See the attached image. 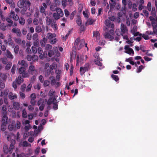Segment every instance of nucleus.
I'll use <instances>...</instances> for the list:
<instances>
[{
    "label": "nucleus",
    "mask_w": 157,
    "mask_h": 157,
    "mask_svg": "<svg viewBox=\"0 0 157 157\" xmlns=\"http://www.w3.org/2000/svg\"><path fill=\"white\" fill-rule=\"evenodd\" d=\"M53 16L55 19L57 20L60 17H63V13L61 9L58 8L56 9V12L53 13Z\"/></svg>",
    "instance_id": "nucleus-1"
},
{
    "label": "nucleus",
    "mask_w": 157,
    "mask_h": 157,
    "mask_svg": "<svg viewBox=\"0 0 157 157\" xmlns=\"http://www.w3.org/2000/svg\"><path fill=\"white\" fill-rule=\"evenodd\" d=\"M75 44V46H77L79 49H80L85 44V46L87 47L86 44H85L84 40L83 39L80 40L79 38L76 39Z\"/></svg>",
    "instance_id": "nucleus-2"
},
{
    "label": "nucleus",
    "mask_w": 157,
    "mask_h": 157,
    "mask_svg": "<svg viewBox=\"0 0 157 157\" xmlns=\"http://www.w3.org/2000/svg\"><path fill=\"white\" fill-rule=\"evenodd\" d=\"M87 58V57L86 55H78L77 57L76 65L78 66L79 64H82L83 61L86 59Z\"/></svg>",
    "instance_id": "nucleus-3"
},
{
    "label": "nucleus",
    "mask_w": 157,
    "mask_h": 157,
    "mask_svg": "<svg viewBox=\"0 0 157 157\" xmlns=\"http://www.w3.org/2000/svg\"><path fill=\"white\" fill-rule=\"evenodd\" d=\"M28 71L29 74L33 75H37L38 72V71L36 69L35 67L31 64L29 67Z\"/></svg>",
    "instance_id": "nucleus-4"
},
{
    "label": "nucleus",
    "mask_w": 157,
    "mask_h": 157,
    "mask_svg": "<svg viewBox=\"0 0 157 157\" xmlns=\"http://www.w3.org/2000/svg\"><path fill=\"white\" fill-rule=\"evenodd\" d=\"M58 101L56 99L55 97L53 98V100L51 98L49 99L48 102L47 104L48 105H51L52 103H53L54 105L53 106V108L54 110H56L58 109V105L57 103Z\"/></svg>",
    "instance_id": "nucleus-5"
},
{
    "label": "nucleus",
    "mask_w": 157,
    "mask_h": 157,
    "mask_svg": "<svg viewBox=\"0 0 157 157\" xmlns=\"http://www.w3.org/2000/svg\"><path fill=\"white\" fill-rule=\"evenodd\" d=\"M110 33L111 34L108 33H106L104 34V36L105 38H108L110 40H112L114 39V37L112 35L114 34V31L113 30H111L110 31Z\"/></svg>",
    "instance_id": "nucleus-6"
},
{
    "label": "nucleus",
    "mask_w": 157,
    "mask_h": 157,
    "mask_svg": "<svg viewBox=\"0 0 157 157\" xmlns=\"http://www.w3.org/2000/svg\"><path fill=\"white\" fill-rule=\"evenodd\" d=\"M89 69V64H86L84 67H81L80 71L81 73V74L82 75L85 72L88 70Z\"/></svg>",
    "instance_id": "nucleus-7"
},
{
    "label": "nucleus",
    "mask_w": 157,
    "mask_h": 157,
    "mask_svg": "<svg viewBox=\"0 0 157 157\" xmlns=\"http://www.w3.org/2000/svg\"><path fill=\"white\" fill-rule=\"evenodd\" d=\"M89 69V64H86L84 67H81L80 71L81 73V74L82 75L85 72L88 70Z\"/></svg>",
    "instance_id": "nucleus-8"
},
{
    "label": "nucleus",
    "mask_w": 157,
    "mask_h": 157,
    "mask_svg": "<svg viewBox=\"0 0 157 157\" xmlns=\"http://www.w3.org/2000/svg\"><path fill=\"white\" fill-rule=\"evenodd\" d=\"M8 128L10 131L16 130V126L15 121H12L11 123L8 125Z\"/></svg>",
    "instance_id": "nucleus-9"
},
{
    "label": "nucleus",
    "mask_w": 157,
    "mask_h": 157,
    "mask_svg": "<svg viewBox=\"0 0 157 157\" xmlns=\"http://www.w3.org/2000/svg\"><path fill=\"white\" fill-rule=\"evenodd\" d=\"M124 49L125 51L124 52L129 54H131V53L134 54V52L133 50L129 47L128 45H126L125 46Z\"/></svg>",
    "instance_id": "nucleus-10"
},
{
    "label": "nucleus",
    "mask_w": 157,
    "mask_h": 157,
    "mask_svg": "<svg viewBox=\"0 0 157 157\" xmlns=\"http://www.w3.org/2000/svg\"><path fill=\"white\" fill-rule=\"evenodd\" d=\"M10 16L11 17H12L13 19L15 21L18 20L19 18L17 14H15L13 10L11 11Z\"/></svg>",
    "instance_id": "nucleus-11"
},
{
    "label": "nucleus",
    "mask_w": 157,
    "mask_h": 157,
    "mask_svg": "<svg viewBox=\"0 0 157 157\" xmlns=\"http://www.w3.org/2000/svg\"><path fill=\"white\" fill-rule=\"evenodd\" d=\"M121 35L122 36H123V34L125 33L128 31L126 27L123 24H121Z\"/></svg>",
    "instance_id": "nucleus-12"
},
{
    "label": "nucleus",
    "mask_w": 157,
    "mask_h": 157,
    "mask_svg": "<svg viewBox=\"0 0 157 157\" xmlns=\"http://www.w3.org/2000/svg\"><path fill=\"white\" fill-rule=\"evenodd\" d=\"M46 22L47 25L51 26L56 22L53 19L49 18L47 17H46Z\"/></svg>",
    "instance_id": "nucleus-13"
},
{
    "label": "nucleus",
    "mask_w": 157,
    "mask_h": 157,
    "mask_svg": "<svg viewBox=\"0 0 157 157\" xmlns=\"http://www.w3.org/2000/svg\"><path fill=\"white\" fill-rule=\"evenodd\" d=\"M105 25L109 28H113L114 27V25L110 22L109 20H106L105 21Z\"/></svg>",
    "instance_id": "nucleus-14"
},
{
    "label": "nucleus",
    "mask_w": 157,
    "mask_h": 157,
    "mask_svg": "<svg viewBox=\"0 0 157 157\" xmlns=\"http://www.w3.org/2000/svg\"><path fill=\"white\" fill-rule=\"evenodd\" d=\"M12 32L15 33H16L17 35L19 37L21 36V34L20 30L18 29L13 28L12 29Z\"/></svg>",
    "instance_id": "nucleus-15"
},
{
    "label": "nucleus",
    "mask_w": 157,
    "mask_h": 157,
    "mask_svg": "<svg viewBox=\"0 0 157 157\" xmlns=\"http://www.w3.org/2000/svg\"><path fill=\"white\" fill-rule=\"evenodd\" d=\"M2 115V124H3L6 125L8 119V117L6 116V114Z\"/></svg>",
    "instance_id": "nucleus-16"
},
{
    "label": "nucleus",
    "mask_w": 157,
    "mask_h": 157,
    "mask_svg": "<svg viewBox=\"0 0 157 157\" xmlns=\"http://www.w3.org/2000/svg\"><path fill=\"white\" fill-rule=\"evenodd\" d=\"M42 5L43 6H40V11L41 13H44L45 10L47 8V6L46 4L45 3H43Z\"/></svg>",
    "instance_id": "nucleus-17"
},
{
    "label": "nucleus",
    "mask_w": 157,
    "mask_h": 157,
    "mask_svg": "<svg viewBox=\"0 0 157 157\" xmlns=\"http://www.w3.org/2000/svg\"><path fill=\"white\" fill-rule=\"evenodd\" d=\"M56 36V35L55 33H48L47 34V38L50 40L53 39V38L55 37Z\"/></svg>",
    "instance_id": "nucleus-18"
},
{
    "label": "nucleus",
    "mask_w": 157,
    "mask_h": 157,
    "mask_svg": "<svg viewBox=\"0 0 157 157\" xmlns=\"http://www.w3.org/2000/svg\"><path fill=\"white\" fill-rule=\"evenodd\" d=\"M5 55L7 58H10V59H12L13 58V55L8 49H7L6 50V52L5 53Z\"/></svg>",
    "instance_id": "nucleus-19"
},
{
    "label": "nucleus",
    "mask_w": 157,
    "mask_h": 157,
    "mask_svg": "<svg viewBox=\"0 0 157 157\" xmlns=\"http://www.w3.org/2000/svg\"><path fill=\"white\" fill-rule=\"evenodd\" d=\"M26 2L27 3V2H26L25 0H20L17 3L18 6L20 8H22L24 7V3Z\"/></svg>",
    "instance_id": "nucleus-20"
},
{
    "label": "nucleus",
    "mask_w": 157,
    "mask_h": 157,
    "mask_svg": "<svg viewBox=\"0 0 157 157\" xmlns=\"http://www.w3.org/2000/svg\"><path fill=\"white\" fill-rule=\"evenodd\" d=\"M55 91H53V90H51L49 93V95L50 96V98L49 99H50V98H51L52 99V100H53V98H54V97H55L56 98L57 96H55Z\"/></svg>",
    "instance_id": "nucleus-21"
},
{
    "label": "nucleus",
    "mask_w": 157,
    "mask_h": 157,
    "mask_svg": "<svg viewBox=\"0 0 157 157\" xmlns=\"http://www.w3.org/2000/svg\"><path fill=\"white\" fill-rule=\"evenodd\" d=\"M8 97L10 100H13L17 98V95L16 94L10 92L9 94Z\"/></svg>",
    "instance_id": "nucleus-22"
},
{
    "label": "nucleus",
    "mask_w": 157,
    "mask_h": 157,
    "mask_svg": "<svg viewBox=\"0 0 157 157\" xmlns=\"http://www.w3.org/2000/svg\"><path fill=\"white\" fill-rule=\"evenodd\" d=\"M13 106L14 109L15 110H18L20 109V104L18 102H14L13 104Z\"/></svg>",
    "instance_id": "nucleus-23"
},
{
    "label": "nucleus",
    "mask_w": 157,
    "mask_h": 157,
    "mask_svg": "<svg viewBox=\"0 0 157 157\" xmlns=\"http://www.w3.org/2000/svg\"><path fill=\"white\" fill-rule=\"evenodd\" d=\"M18 64L25 67H27L28 66L27 63L24 60L19 61Z\"/></svg>",
    "instance_id": "nucleus-24"
},
{
    "label": "nucleus",
    "mask_w": 157,
    "mask_h": 157,
    "mask_svg": "<svg viewBox=\"0 0 157 157\" xmlns=\"http://www.w3.org/2000/svg\"><path fill=\"white\" fill-rule=\"evenodd\" d=\"M3 151L4 152L6 153H7L8 152L11 153L12 152L11 150H10V149H8L7 146L6 145H5L3 146Z\"/></svg>",
    "instance_id": "nucleus-25"
},
{
    "label": "nucleus",
    "mask_w": 157,
    "mask_h": 157,
    "mask_svg": "<svg viewBox=\"0 0 157 157\" xmlns=\"http://www.w3.org/2000/svg\"><path fill=\"white\" fill-rule=\"evenodd\" d=\"M100 59H99L98 57L95 58V59L94 60V62L95 63L99 66H102V63L100 61Z\"/></svg>",
    "instance_id": "nucleus-26"
},
{
    "label": "nucleus",
    "mask_w": 157,
    "mask_h": 157,
    "mask_svg": "<svg viewBox=\"0 0 157 157\" xmlns=\"http://www.w3.org/2000/svg\"><path fill=\"white\" fill-rule=\"evenodd\" d=\"M128 5L129 7L130 8H131V6L132 5V10H133L134 11H135L136 10L137 6L136 4L134 3L132 5L131 2H129L128 3Z\"/></svg>",
    "instance_id": "nucleus-27"
},
{
    "label": "nucleus",
    "mask_w": 157,
    "mask_h": 157,
    "mask_svg": "<svg viewBox=\"0 0 157 157\" xmlns=\"http://www.w3.org/2000/svg\"><path fill=\"white\" fill-rule=\"evenodd\" d=\"M93 36L96 38L97 41L100 39V34L98 31L94 32Z\"/></svg>",
    "instance_id": "nucleus-28"
},
{
    "label": "nucleus",
    "mask_w": 157,
    "mask_h": 157,
    "mask_svg": "<svg viewBox=\"0 0 157 157\" xmlns=\"http://www.w3.org/2000/svg\"><path fill=\"white\" fill-rule=\"evenodd\" d=\"M94 22V20L93 19L90 18L88 19L85 23V25L86 26L88 25H91Z\"/></svg>",
    "instance_id": "nucleus-29"
},
{
    "label": "nucleus",
    "mask_w": 157,
    "mask_h": 157,
    "mask_svg": "<svg viewBox=\"0 0 157 157\" xmlns=\"http://www.w3.org/2000/svg\"><path fill=\"white\" fill-rule=\"evenodd\" d=\"M55 65H50L49 67L50 70L49 71L48 70L47 72L46 73V75L47 76L49 75L51 72V70H53L55 68Z\"/></svg>",
    "instance_id": "nucleus-30"
},
{
    "label": "nucleus",
    "mask_w": 157,
    "mask_h": 157,
    "mask_svg": "<svg viewBox=\"0 0 157 157\" xmlns=\"http://www.w3.org/2000/svg\"><path fill=\"white\" fill-rule=\"evenodd\" d=\"M17 83L19 84H20L23 82V78H22L21 76H19L16 79Z\"/></svg>",
    "instance_id": "nucleus-31"
},
{
    "label": "nucleus",
    "mask_w": 157,
    "mask_h": 157,
    "mask_svg": "<svg viewBox=\"0 0 157 157\" xmlns=\"http://www.w3.org/2000/svg\"><path fill=\"white\" fill-rule=\"evenodd\" d=\"M44 99L42 98H40L37 102V105L38 106L44 104Z\"/></svg>",
    "instance_id": "nucleus-32"
},
{
    "label": "nucleus",
    "mask_w": 157,
    "mask_h": 157,
    "mask_svg": "<svg viewBox=\"0 0 157 157\" xmlns=\"http://www.w3.org/2000/svg\"><path fill=\"white\" fill-rule=\"evenodd\" d=\"M19 22L20 24L23 25L25 23V20L24 18L22 17H20L19 18Z\"/></svg>",
    "instance_id": "nucleus-33"
},
{
    "label": "nucleus",
    "mask_w": 157,
    "mask_h": 157,
    "mask_svg": "<svg viewBox=\"0 0 157 157\" xmlns=\"http://www.w3.org/2000/svg\"><path fill=\"white\" fill-rule=\"evenodd\" d=\"M47 41V39L45 38H44L42 40H41L40 41V43L41 45L42 46H44L46 42Z\"/></svg>",
    "instance_id": "nucleus-34"
},
{
    "label": "nucleus",
    "mask_w": 157,
    "mask_h": 157,
    "mask_svg": "<svg viewBox=\"0 0 157 157\" xmlns=\"http://www.w3.org/2000/svg\"><path fill=\"white\" fill-rule=\"evenodd\" d=\"M22 116L23 117L26 118L27 117V113L25 109L22 110Z\"/></svg>",
    "instance_id": "nucleus-35"
},
{
    "label": "nucleus",
    "mask_w": 157,
    "mask_h": 157,
    "mask_svg": "<svg viewBox=\"0 0 157 157\" xmlns=\"http://www.w3.org/2000/svg\"><path fill=\"white\" fill-rule=\"evenodd\" d=\"M6 21L10 24H9V25L10 26H12V25L13 23V21L10 18L8 17H6Z\"/></svg>",
    "instance_id": "nucleus-36"
},
{
    "label": "nucleus",
    "mask_w": 157,
    "mask_h": 157,
    "mask_svg": "<svg viewBox=\"0 0 157 157\" xmlns=\"http://www.w3.org/2000/svg\"><path fill=\"white\" fill-rule=\"evenodd\" d=\"M35 31L37 33H39L41 32L42 29L41 26L39 25L37 26L35 28Z\"/></svg>",
    "instance_id": "nucleus-37"
},
{
    "label": "nucleus",
    "mask_w": 157,
    "mask_h": 157,
    "mask_svg": "<svg viewBox=\"0 0 157 157\" xmlns=\"http://www.w3.org/2000/svg\"><path fill=\"white\" fill-rule=\"evenodd\" d=\"M31 128V125L30 124H28L25 126L24 129L25 131L27 132Z\"/></svg>",
    "instance_id": "nucleus-38"
},
{
    "label": "nucleus",
    "mask_w": 157,
    "mask_h": 157,
    "mask_svg": "<svg viewBox=\"0 0 157 157\" xmlns=\"http://www.w3.org/2000/svg\"><path fill=\"white\" fill-rule=\"evenodd\" d=\"M25 71H26V69L25 67H21L19 69V72L21 74Z\"/></svg>",
    "instance_id": "nucleus-39"
},
{
    "label": "nucleus",
    "mask_w": 157,
    "mask_h": 157,
    "mask_svg": "<svg viewBox=\"0 0 157 157\" xmlns=\"http://www.w3.org/2000/svg\"><path fill=\"white\" fill-rule=\"evenodd\" d=\"M58 40L57 39L54 38L50 40V43L52 44H55L58 41Z\"/></svg>",
    "instance_id": "nucleus-40"
},
{
    "label": "nucleus",
    "mask_w": 157,
    "mask_h": 157,
    "mask_svg": "<svg viewBox=\"0 0 157 157\" xmlns=\"http://www.w3.org/2000/svg\"><path fill=\"white\" fill-rule=\"evenodd\" d=\"M36 115V114H30L28 115V118L29 120H32L34 117H35Z\"/></svg>",
    "instance_id": "nucleus-41"
},
{
    "label": "nucleus",
    "mask_w": 157,
    "mask_h": 157,
    "mask_svg": "<svg viewBox=\"0 0 157 157\" xmlns=\"http://www.w3.org/2000/svg\"><path fill=\"white\" fill-rule=\"evenodd\" d=\"M0 28L3 31H4L6 30V26L4 23L1 24Z\"/></svg>",
    "instance_id": "nucleus-42"
},
{
    "label": "nucleus",
    "mask_w": 157,
    "mask_h": 157,
    "mask_svg": "<svg viewBox=\"0 0 157 157\" xmlns=\"http://www.w3.org/2000/svg\"><path fill=\"white\" fill-rule=\"evenodd\" d=\"M39 40H35L33 43V44L35 46H38L39 44Z\"/></svg>",
    "instance_id": "nucleus-43"
},
{
    "label": "nucleus",
    "mask_w": 157,
    "mask_h": 157,
    "mask_svg": "<svg viewBox=\"0 0 157 157\" xmlns=\"http://www.w3.org/2000/svg\"><path fill=\"white\" fill-rule=\"evenodd\" d=\"M52 48V46L49 44H47L45 45V49L46 50H48L49 49H51Z\"/></svg>",
    "instance_id": "nucleus-44"
},
{
    "label": "nucleus",
    "mask_w": 157,
    "mask_h": 157,
    "mask_svg": "<svg viewBox=\"0 0 157 157\" xmlns=\"http://www.w3.org/2000/svg\"><path fill=\"white\" fill-rule=\"evenodd\" d=\"M23 145L24 147H31V144H29L26 141L23 142Z\"/></svg>",
    "instance_id": "nucleus-45"
},
{
    "label": "nucleus",
    "mask_w": 157,
    "mask_h": 157,
    "mask_svg": "<svg viewBox=\"0 0 157 157\" xmlns=\"http://www.w3.org/2000/svg\"><path fill=\"white\" fill-rule=\"evenodd\" d=\"M8 44L10 45H12L13 44V42L12 41L11 37L10 36V37L8 39Z\"/></svg>",
    "instance_id": "nucleus-46"
},
{
    "label": "nucleus",
    "mask_w": 157,
    "mask_h": 157,
    "mask_svg": "<svg viewBox=\"0 0 157 157\" xmlns=\"http://www.w3.org/2000/svg\"><path fill=\"white\" fill-rule=\"evenodd\" d=\"M32 87V84L31 83L29 84L27 86L26 89V91L29 92L30 91Z\"/></svg>",
    "instance_id": "nucleus-47"
},
{
    "label": "nucleus",
    "mask_w": 157,
    "mask_h": 157,
    "mask_svg": "<svg viewBox=\"0 0 157 157\" xmlns=\"http://www.w3.org/2000/svg\"><path fill=\"white\" fill-rule=\"evenodd\" d=\"M51 27L53 28L54 30L55 31H56L58 29L56 23V22L53 24L52 25Z\"/></svg>",
    "instance_id": "nucleus-48"
},
{
    "label": "nucleus",
    "mask_w": 157,
    "mask_h": 157,
    "mask_svg": "<svg viewBox=\"0 0 157 157\" xmlns=\"http://www.w3.org/2000/svg\"><path fill=\"white\" fill-rule=\"evenodd\" d=\"M9 4H10L12 7L13 8H14L15 7V4L13 1L12 0H11L10 1H9L8 2Z\"/></svg>",
    "instance_id": "nucleus-49"
},
{
    "label": "nucleus",
    "mask_w": 157,
    "mask_h": 157,
    "mask_svg": "<svg viewBox=\"0 0 157 157\" xmlns=\"http://www.w3.org/2000/svg\"><path fill=\"white\" fill-rule=\"evenodd\" d=\"M21 123L19 121H16V129H19L21 127Z\"/></svg>",
    "instance_id": "nucleus-50"
},
{
    "label": "nucleus",
    "mask_w": 157,
    "mask_h": 157,
    "mask_svg": "<svg viewBox=\"0 0 157 157\" xmlns=\"http://www.w3.org/2000/svg\"><path fill=\"white\" fill-rule=\"evenodd\" d=\"M14 41L15 42L18 44H21V40L20 38H16Z\"/></svg>",
    "instance_id": "nucleus-51"
},
{
    "label": "nucleus",
    "mask_w": 157,
    "mask_h": 157,
    "mask_svg": "<svg viewBox=\"0 0 157 157\" xmlns=\"http://www.w3.org/2000/svg\"><path fill=\"white\" fill-rule=\"evenodd\" d=\"M34 105H29L28 106V109L30 111H33L34 109Z\"/></svg>",
    "instance_id": "nucleus-52"
},
{
    "label": "nucleus",
    "mask_w": 157,
    "mask_h": 157,
    "mask_svg": "<svg viewBox=\"0 0 157 157\" xmlns=\"http://www.w3.org/2000/svg\"><path fill=\"white\" fill-rule=\"evenodd\" d=\"M76 22L79 26H80L82 25V21L80 18L79 17H78L77 20H76Z\"/></svg>",
    "instance_id": "nucleus-53"
},
{
    "label": "nucleus",
    "mask_w": 157,
    "mask_h": 157,
    "mask_svg": "<svg viewBox=\"0 0 157 157\" xmlns=\"http://www.w3.org/2000/svg\"><path fill=\"white\" fill-rule=\"evenodd\" d=\"M23 125H26L30 123V121L28 120H25L22 121V122Z\"/></svg>",
    "instance_id": "nucleus-54"
},
{
    "label": "nucleus",
    "mask_w": 157,
    "mask_h": 157,
    "mask_svg": "<svg viewBox=\"0 0 157 157\" xmlns=\"http://www.w3.org/2000/svg\"><path fill=\"white\" fill-rule=\"evenodd\" d=\"M23 77L24 78L28 77L29 76L28 73L25 71L24 73L22 74Z\"/></svg>",
    "instance_id": "nucleus-55"
},
{
    "label": "nucleus",
    "mask_w": 157,
    "mask_h": 157,
    "mask_svg": "<svg viewBox=\"0 0 157 157\" xmlns=\"http://www.w3.org/2000/svg\"><path fill=\"white\" fill-rule=\"evenodd\" d=\"M147 7L148 10L151 11V2H148Z\"/></svg>",
    "instance_id": "nucleus-56"
},
{
    "label": "nucleus",
    "mask_w": 157,
    "mask_h": 157,
    "mask_svg": "<svg viewBox=\"0 0 157 157\" xmlns=\"http://www.w3.org/2000/svg\"><path fill=\"white\" fill-rule=\"evenodd\" d=\"M23 9L21 10V13L23 14L24 15L25 14V12L26 11L27 8L25 6L22 8Z\"/></svg>",
    "instance_id": "nucleus-57"
},
{
    "label": "nucleus",
    "mask_w": 157,
    "mask_h": 157,
    "mask_svg": "<svg viewBox=\"0 0 157 157\" xmlns=\"http://www.w3.org/2000/svg\"><path fill=\"white\" fill-rule=\"evenodd\" d=\"M30 102L31 105H35L36 103V99H31Z\"/></svg>",
    "instance_id": "nucleus-58"
},
{
    "label": "nucleus",
    "mask_w": 157,
    "mask_h": 157,
    "mask_svg": "<svg viewBox=\"0 0 157 157\" xmlns=\"http://www.w3.org/2000/svg\"><path fill=\"white\" fill-rule=\"evenodd\" d=\"M34 88L37 90H39L41 87V84L40 83H38L34 86Z\"/></svg>",
    "instance_id": "nucleus-59"
},
{
    "label": "nucleus",
    "mask_w": 157,
    "mask_h": 157,
    "mask_svg": "<svg viewBox=\"0 0 157 157\" xmlns=\"http://www.w3.org/2000/svg\"><path fill=\"white\" fill-rule=\"evenodd\" d=\"M33 23L35 25H37L39 24V21L36 18H34L33 20Z\"/></svg>",
    "instance_id": "nucleus-60"
},
{
    "label": "nucleus",
    "mask_w": 157,
    "mask_h": 157,
    "mask_svg": "<svg viewBox=\"0 0 157 157\" xmlns=\"http://www.w3.org/2000/svg\"><path fill=\"white\" fill-rule=\"evenodd\" d=\"M2 62L4 64H6L7 62V59L6 58L1 59Z\"/></svg>",
    "instance_id": "nucleus-61"
},
{
    "label": "nucleus",
    "mask_w": 157,
    "mask_h": 157,
    "mask_svg": "<svg viewBox=\"0 0 157 157\" xmlns=\"http://www.w3.org/2000/svg\"><path fill=\"white\" fill-rule=\"evenodd\" d=\"M111 76H112V78H113L114 80L115 81H118V80L119 79V78H118V76L115 75H111Z\"/></svg>",
    "instance_id": "nucleus-62"
},
{
    "label": "nucleus",
    "mask_w": 157,
    "mask_h": 157,
    "mask_svg": "<svg viewBox=\"0 0 157 157\" xmlns=\"http://www.w3.org/2000/svg\"><path fill=\"white\" fill-rule=\"evenodd\" d=\"M11 66V63L10 62L8 63L5 67V69L6 70L9 69Z\"/></svg>",
    "instance_id": "nucleus-63"
},
{
    "label": "nucleus",
    "mask_w": 157,
    "mask_h": 157,
    "mask_svg": "<svg viewBox=\"0 0 157 157\" xmlns=\"http://www.w3.org/2000/svg\"><path fill=\"white\" fill-rule=\"evenodd\" d=\"M17 157H26V155L24 153H21L20 154H17Z\"/></svg>",
    "instance_id": "nucleus-64"
}]
</instances>
